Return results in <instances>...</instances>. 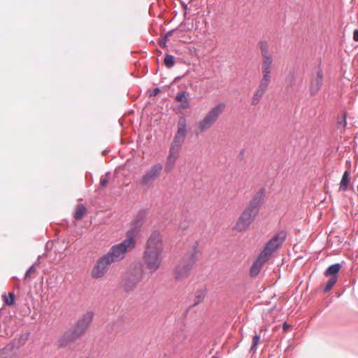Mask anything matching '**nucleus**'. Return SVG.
<instances>
[{
    "instance_id": "nucleus-47",
    "label": "nucleus",
    "mask_w": 358,
    "mask_h": 358,
    "mask_svg": "<svg viewBox=\"0 0 358 358\" xmlns=\"http://www.w3.org/2000/svg\"><path fill=\"white\" fill-rule=\"evenodd\" d=\"M14 278H15V279H16V280H18V278H17V276H15V277H14Z\"/></svg>"
},
{
    "instance_id": "nucleus-9",
    "label": "nucleus",
    "mask_w": 358,
    "mask_h": 358,
    "mask_svg": "<svg viewBox=\"0 0 358 358\" xmlns=\"http://www.w3.org/2000/svg\"><path fill=\"white\" fill-rule=\"evenodd\" d=\"M225 106L224 103H220L211 108L206 116L197 123L196 127L199 132H203L209 129L217 121Z\"/></svg>"
},
{
    "instance_id": "nucleus-49",
    "label": "nucleus",
    "mask_w": 358,
    "mask_h": 358,
    "mask_svg": "<svg viewBox=\"0 0 358 358\" xmlns=\"http://www.w3.org/2000/svg\"><path fill=\"white\" fill-rule=\"evenodd\" d=\"M86 358H89V357H86Z\"/></svg>"
},
{
    "instance_id": "nucleus-15",
    "label": "nucleus",
    "mask_w": 358,
    "mask_h": 358,
    "mask_svg": "<svg viewBox=\"0 0 358 358\" xmlns=\"http://www.w3.org/2000/svg\"><path fill=\"white\" fill-rule=\"evenodd\" d=\"M16 341L13 340L0 350V355L3 358H14L16 355Z\"/></svg>"
},
{
    "instance_id": "nucleus-16",
    "label": "nucleus",
    "mask_w": 358,
    "mask_h": 358,
    "mask_svg": "<svg viewBox=\"0 0 358 358\" xmlns=\"http://www.w3.org/2000/svg\"><path fill=\"white\" fill-rule=\"evenodd\" d=\"M179 150L174 148H170L169 155L167 157L165 169L166 171H170L174 166L176 162L178 157Z\"/></svg>"
},
{
    "instance_id": "nucleus-27",
    "label": "nucleus",
    "mask_w": 358,
    "mask_h": 358,
    "mask_svg": "<svg viewBox=\"0 0 358 358\" xmlns=\"http://www.w3.org/2000/svg\"><path fill=\"white\" fill-rule=\"evenodd\" d=\"M337 281H338V276H334V277H331V278L330 277V278L328 280L327 282L323 287V292L324 293L329 292L332 289V287L335 285V284L336 283Z\"/></svg>"
},
{
    "instance_id": "nucleus-1",
    "label": "nucleus",
    "mask_w": 358,
    "mask_h": 358,
    "mask_svg": "<svg viewBox=\"0 0 358 358\" xmlns=\"http://www.w3.org/2000/svg\"><path fill=\"white\" fill-rule=\"evenodd\" d=\"M264 199L265 189L262 187L252 196L251 200L238 218L234 229L238 231L246 230L259 214Z\"/></svg>"
},
{
    "instance_id": "nucleus-5",
    "label": "nucleus",
    "mask_w": 358,
    "mask_h": 358,
    "mask_svg": "<svg viewBox=\"0 0 358 358\" xmlns=\"http://www.w3.org/2000/svg\"><path fill=\"white\" fill-rule=\"evenodd\" d=\"M148 215V209L141 208L129 223V228L126 232L125 239L113 246H136V239L140 234Z\"/></svg>"
},
{
    "instance_id": "nucleus-10",
    "label": "nucleus",
    "mask_w": 358,
    "mask_h": 358,
    "mask_svg": "<svg viewBox=\"0 0 358 358\" xmlns=\"http://www.w3.org/2000/svg\"><path fill=\"white\" fill-rule=\"evenodd\" d=\"M187 134L186 118L180 117L177 123V131L173 137L170 148H174L180 150V148L184 143Z\"/></svg>"
},
{
    "instance_id": "nucleus-17",
    "label": "nucleus",
    "mask_w": 358,
    "mask_h": 358,
    "mask_svg": "<svg viewBox=\"0 0 358 358\" xmlns=\"http://www.w3.org/2000/svg\"><path fill=\"white\" fill-rule=\"evenodd\" d=\"M52 248H45V252L42 255H38L37 260L29 266V268L24 273V280H28L31 278V274L37 272L36 266L40 264V259L44 256H46L48 252L50 251Z\"/></svg>"
},
{
    "instance_id": "nucleus-37",
    "label": "nucleus",
    "mask_w": 358,
    "mask_h": 358,
    "mask_svg": "<svg viewBox=\"0 0 358 358\" xmlns=\"http://www.w3.org/2000/svg\"><path fill=\"white\" fill-rule=\"evenodd\" d=\"M178 30V28H176V29H171L169 31H167L164 36L168 39L169 37H171L173 33Z\"/></svg>"
},
{
    "instance_id": "nucleus-45",
    "label": "nucleus",
    "mask_w": 358,
    "mask_h": 358,
    "mask_svg": "<svg viewBox=\"0 0 358 358\" xmlns=\"http://www.w3.org/2000/svg\"><path fill=\"white\" fill-rule=\"evenodd\" d=\"M243 152H244V150H241V155H243Z\"/></svg>"
},
{
    "instance_id": "nucleus-42",
    "label": "nucleus",
    "mask_w": 358,
    "mask_h": 358,
    "mask_svg": "<svg viewBox=\"0 0 358 358\" xmlns=\"http://www.w3.org/2000/svg\"><path fill=\"white\" fill-rule=\"evenodd\" d=\"M180 227L182 230H185V229L188 227V225L181 224L180 225Z\"/></svg>"
},
{
    "instance_id": "nucleus-14",
    "label": "nucleus",
    "mask_w": 358,
    "mask_h": 358,
    "mask_svg": "<svg viewBox=\"0 0 358 358\" xmlns=\"http://www.w3.org/2000/svg\"><path fill=\"white\" fill-rule=\"evenodd\" d=\"M273 62H262V78L260 80V83L269 85L271 82V66Z\"/></svg>"
},
{
    "instance_id": "nucleus-18",
    "label": "nucleus",
    "mask_w": 358,
    "mask_h": 358,
    "mask_svg": "<svg viewBox=\"0 0 358 358\" xmlns=\"http://www.w3.org/2000/svg\"><path fill=\"white\" fill-rule=\"evenodd\" d=\"M258 45L262 57V62H273L272 56L268 52V43L266 41H260Z\"/></svg>"
},
{
    "instance_id": "nucleus-4",
    "label": "nucleus",
    "mask_w": 358,
    "mask_h": 358,
    "mask_svg": "<svg viewBox=\"0 0 358 358\" xmlns=\"http://www.w3.org/2000/svg\"><path fill=\"white\" fill-rule=\"evenodd\" d=\"M201 256L199 248H192L185 253L174 268L175 278L180 281L189 278Z\"/></svg>"
},
{
    "instance_id": "nucleus-11",
    "label": "nucleus",
    "mask_w": 358,
    "mask_h": 358,
    "mask_svg": "<svg viewBox=\"0 0 358 358\" xmlns=\"http://www.w3.org/2000/svg\"><path fill=\"white\" fill-rule=\"evenodd\" d=\"M163 170V165L161 163L154 164L139 179L138 183L143 186H148L161 175Z\"/></svg>"
},
{
    "instance_id": "nucleus-46",
    "label": "nucleus",
    "mask_w": 358,
    "mask_h": 358,
    "mask_svg": "<svg viewBox=\"0 0 358 358\" xmlns=\"http://www.w3.org/2000/svg\"><path fill=\"white\" fill-rule=\"evenodd\" d=\"M48 243H49V242H47V243H46V244H45V247H48Z\"/></svg>"
},
{
    "instance_id": "nucleus-2",
    "label": "nucleus",
    "mask_w": 358,
    "mask_h": 358,
    "mask_svg": "<svg viewBox=\"0 0 358 358\" xmlns=\"http://www.w3.org/2000/svg\"><path fill=\"white\" fill-rule=\"evenodd\" d=\"M94 316V313L90 310L84 314L72 328L66 330L59 337L58 339L59 347L66 348L84 336L92 322Z\"/></svg>"
},
{
    "instance_id": "nucleus-39",
    "label": "nucleus",
    "mask_w": 358,
    "mask_h": 358,
    "mask_svg": "<svg viewBox=\"0 0 358 358\" xmlns=\"http://www.w3.org/2000/svg\"><path fill=\"white\" fill-rule=\"evenodd\" d=\"M353 40L356 42L358 41V29H355L353 31Z\"/></svg>"
},
{
    "instance_id": "nucleus-22",
    "label": "nucleus",
    "mask_w": 358,
    "mask_h": 358,
    "mask_svg": "<svg viewBox=\"0 0 358 358\" xmlns=\"http://www.w3.org/2000/svg\"><path fill=\"white\" fill-rule=\"evenodd\" d=\"M350 181V173L348 170H346L343 173L341 180L339 185V191L345 192L348 189L349 183Z\"/></svg>"
},
{
    "instance_id": "nucleus-8",
    "label": "nucleus",
    "mask_w": 358,
    "mask_h": 358,
    "mask_svg": "<svg viewBox=\"0 0 358 358\" xmlns=\"http://www.w3.org/2000/svg\"><path fill=\"white\" fill-rule=\"evenodd\" d=\"M278 248H264L250 267V275L251 277L257 276L262 271L263 266L272 258L274 252H275Z\"/></svg>"
},
{
    "instance_id": "nucleus-30",
    "label": "nucleus",
    "mask_w": 358,
    "mask_h": 358,
    "mask_svg": "<svg viewBox=\"0 0 358 358\" xmlns=\"http://www.w3.org/2000/svg\"><path fill=\"white\" fill-rule=\"evenodd\" d=\"M29 333L27 332L22 334L17 339V345L16 344L17 350L24 344V342L29 338Z\"/></svg>"
},
{
    "instance_id": "nucleus-36",
    "label": "nucleus",
    "mask_w": 358,
    "mask_h": 358,
    "mask_svg": "<svg viewBox=\"0 0 358 358\" xmlns=\"http://www.w3.org/2000/svg\"><path fill=\"white\" fill-rule=\"evenodd\" d=\"M292 325L288 324L287 322H284L282 324V328L283 329L284 331H288L289 329H290L292 328Z\"/></svg>"
},
{
    "instance_id": "nucleus-6",
    "label": "nucleus",
    "mask_w": 358,
    "mask_h": 358,
    "mask_svg": "<svg viewBox=\"0 0 358 358\" xmlns=\"http://www.w3.org/2000/svg\"><path fill=\"white\" fill-rule=\"evenodd\" d=\"M145 276L144 266L141 262H133L121 281V287L127 293L134 290Z\"/></svg>"
},
{
    "instance_id": "nucleus-44",
    "label": "nucleus",
    "mask_w": 358,
    "mask_h": 358,
    "mask_svg": "<svg viewBox=\"0 0 358 358\" xmlns=\"http://www.w3.org/2000/svg\"><path fill=\"white\" fill-rule=\"evenodd\" d=\"M110 152L109 150H103V151L102 152V153H103V155H106V154H107L108 152Z\"/></svg>"
},
{
    "instance_id": "nucleus-34",
    "label": "nucleus",
    "mask_w": 358,
    "mask_h": 358,
    "mask_svg": "<svg viewBox=\"0 0 358 358\" xmlns=\"http://www.w3.org/2000/svg\"><path fill=\"white\" fill-rule=\"evenodd\" d=\"M338 124L345 128L347 125V117L345 115L343 117L342 119L338 121Z\"/></svg>"
},
{
    "instance_id": "nucleus-29",
    "label": "nucleus",
    "mask_w": 358,
    "mask_h": 358,
    "mask_svg": "<svg viewBox=\"0 0 358 358\" xmlns=\"http://www.w3.org/2000/svg\"><path fill=\"white\" fill-rule=\"evenodd\" d=\"M268 87V86L266 85L259 83V85L256 92H255L254 95L259 98V99H262Z\"/></svg>"
},
{
    "instance_id": "nucleus-19",
    "label": "nucleus",
    "mask_w": 358,
    "mask_h": 358,
    "mask_svg": "<svg viewBox=\"0 0 358 358\" xmlns=\"http://www.w3.org/2000/svg\"><path fill=\"white\" fill-rule=\"evenodd\" d=\"M162 243V235L160 231L156 229L154 230L147 241L146 246H158V245Z\"/></svg>"
},
{
    "instance_id": "nucleus-35",
    "label": "nucleus",
    "mask_w": 358,
    "mask_h": 358,
    "mask_svg": "<svg viewBox=\"0 0 358 358\" xmlns=\"http://www.w3.org/2000/svg\"><path fill=\"white\" fill-rule=\"evenodd\" d=\"M160 92L161 89L159 87H156L150 93V96H155L157 95Z\"/></svg>"
},
{
    "instance_id": "nucleus-21",
    "label": "nucleus",
    "mask_w": 358,
    "mask_h": 358,
    "mask_svg": "<svg viewBox=\"0 0 358 358\" xmlns=\"http://www.w3.org/2000/svg\"><path fill=\"white\" fill-rule=\"evenodd\" d=\"M342 265L340 263H335L329 265L324 272V275L326 277H334L337 276L339 273Z\"/></svg>"
},
{
    "instance_id": "nucleus-41",
    "label": "nucleus",
    "mask_w": 358,
    "mask_h": 358,
    "mask_svg": "<svg viewBox=\"0 0 358 358\" xmlns=\"http://www.w3.org/2000/svg\"><path fill=\"white\" fill-rule=\"evenodd\" d=\"M181 4H182V8L185 10H187L188 9V6H187V4L185 3V2L183 1H181Z\"/></svg>"
},
{
    "instance_id": "nucleus-23",
    "label": "nucleus",
    "mask_w": 358,
    "mask_h": 358,
    "mask_svg": "<svg viewBox=\"0 0 358 358\" xmlns=\"http://www.w3.org/2000/svg\"><path fill=\"white\" fill-rule=\"evenodd\" d=\"M87 212V208L83 203H79L76 206L73 217L76 220H81Z\"/></svg>"
},
{
    "instance_id": "nucleus-32",
    "label": "nucleus",
    "mask_w": 358,
    "mask_h": 358,
    "mask_svg": "<svg viewBox=\"0 0 358 358\" xmlns=\"http://www.w3.org/2000/svg\"><path fill=\"white\" fill-rule=\"evenodd\" d=\"M260 338H261V336L259 334H255L252 337V344H254V345H258V344L260 341Z\"/></svg>"
},
{
    "instance_id": "nucleus-13",
    "label": "nucleus",
    "mask_w": 358,
    "mask_h": 358,
    "mask_svg": "<svg viewBox=\"0 0 358 358\" xmlns=\"http://www.w3.org/2000/svg\"><path fill=\"white\" fill-rule=\"evenodd\" d=\"M287 237V232L280 230L274 234L264 246H282Z\"/></svg>"
},
{
    "instance_id": "nucleus-33",
    "label": "nucleus",
    "mask_w": 358,
    "mask_h": 358,
    "mask_svg": "<svg viewBox=\"0 0 358 358\" xmlns=\"http://www.w3.org/2000/svg\"><path fill=\"white\" fill-rule=\"evenodd\" d=\"M167 40L168 39L164 36L162 38H160L159 40V45L163 48H167V45H166Z\"/></svg>"
},
{
    "instance_id": "nucleus-26",
    "label": "nucleus",
    "mask_w": 358,
    "mask_h": 358,
    "mask_svg": "<svg viewBox=\"0 0 358 358\" xmlns=\"http://www.w3.org/2000/svg\"><path fill=\"white\" fill-rule=\"evenodd\" d=\"M164 64L167 69H171L176 64L175 57L169 53H166L164 55Z\"/></svg>"
},
{
    "instance_id": "nucleus-48",
    "label": "nucleus",
    "mask_w": 358,
    "mask_h": 358,
    "mask_svg": "<svg viewBox=\"0 0 358 358\" xmlns=\"http://www.w3.org/2000/svg\"><path fill=\"white\" fill-rule=\"evenodd\" d=\"M1 358H3V357H1Z\"/></svg>"
},
{
    "instance_id": "nucleus-20",
    "label": "nucleus",
    "mask_w": 358,
    "mask_h": 358,
    "mask_svg": "<svg viewBox=\"0 0 358 358\" xmlns=\"http://www.w3.org/2000/svg\"><path fill=\"white\" fill-rule=\"evenodd\" d=\"M175 99L180 102V108H189L190 107L189 99L187 97L185 91H179L176 94Z\"/></svg>"
},
{
    "instance_id": "nucleus-31",
    "label": "nucleus",
    "mask_w": 358,
    "mask_h": 358,
    "mask_svg": "<svg viewBox=\"0 0 358 358\" xmlns=\"http://www.w3.org/2000/svg\"><path fill=\"white\" fill-rule=\"evenodd\" d=\"M108 182H109V178H107V177H104L103 176H102L101 177V179H100V186L102 187V188H105L107 187L108 184Z\"/></svg>"
},
{
    "instance_id": "nucleus-43",
    "label": "nucleus",
    "mask_w": 358,
    "mask_h": 358,
    "mask_svg": "<svg viewBox=\"0 0 358 358\" xmlns=\"http://www.w3.org/2000/svg\"><path fill=\"white\" fill-rule=\"evenodd\" d=\"M110 171H107V172L106 173L105 176H104V177H107V178H108V177L110 176Z\"/></svg>"
},
{
    "instance_id": "nucleus-40",
    "label": "nucleus",
    "mask_w": 358,
    "mask_h": 358,
    "mask_svg": "<svg viewBox=\"0 0 358 358\" xmlns=\"http://www.w3.org/2000/svg\"><path fill=\"white\" fill-rule=\"evenodd\" d=\"M257 345L252 344L250 348V352H255L257 350Z\"/></svg>"
},
{
    "instance_id": "nucleus-38",
    "label": "nucleus",
    "mask_w": 358,
    "mask_h": 358,
    "mask_svg": "<svg viewBox=\"0 0 358 358\" xmlns=\"http://www.w3.org/2000/svg\"><path fill=\"white\" fill-rule=\"evenodd\" d=\"M260 100L261 99H259V98H257V96L253 95V97H252V101H251V104L253 106H256L259 102Z\"/></svg>"
},
{
    "instance_id": "nucleus-7",
    "label": "nucleus",
    "mask_w": 358,
    "mask_h": 358,
    "mask_svg": "<svg viewBox=\"0 0 358 358\" xmlns=\"http://www.w3.org/2000/svg\"><path fill=\"white\" fill-rule=\"evenodd\" d=\"M163 248H146L143 252V262L151 273H155L162 262Z\"/></svg>"
},
{
    "instance_id": "nucleus-3",
    "label": "nucleus",
    "mask_w": 358,
    "mask_h": 358,
    "mask_svg": "<svg viewBox=\"0 0 358 358\" xmlns=\"http://www.w3.org/2000/svg\"><path fill=\"white\" fill-rule=\"evenodd\" d=\"M132 248H111L109 252L101 257L96 262L92 270L91 275L93 278L97 279L103 277L109 265L123 259L126 254Z\"/></svg>"
},
{
    "instance_id": "nucleus-12",
    "label": "nucleus",
    "mask_w": 358,
    "mask_h": 358,
    "mask_svg": "<svg viewBox=\"0 0 358 358\" xmlns=\"http://www.w3.org/2000/svg\"><path fill=\"white\" fill-rule=\"evenodd\" d=\"M324 74L321 69V62L317 66L316 76L310 80V94L313 96H315L320 90L323 85Z\"/></svg>"
},
{
    "instance_id": "nucleus-28",
    "label": "nucleus",
    "mask_w": 358,
    "mask_h": 358,
    "mask_svg": "<svg viewBox=\"0 0 358 358\" xmlns=\"http://www.w3.org/2000/svg\"><path fill=\"white\" fill-rule=\"evenodd\" d=\"M296 82V76L294 71H290L285 78V83L287 87H292Z\"/></svg>"
},
{
    "instance_id": "nucleus-24",
    "label": "nucleus",
    "mask_w": 358,
    "mask_h": 358,
    "mask_svg": "<svg viewBox=\"0 0 358 358\" xmlns=\"http://www.w3.org/2000/svg\"><path fill=\"white\" fill-rule=\"evenodd\" d=\"M3 301L5 305L8 306H13L15 304L16 296L14 292H9L8 295L3 294L2 295Z\"/></svg>"
},
{
    "instance_id": "nucleus-25",
    "label": "nucleus",
    "mask_w": 358,
    "mask_h": 358,
    "mask_svg": "<svg viewBox=\"0 0 358 358\" xmlns=\"http://www.w3.org/2000/svg\"><path fill=\"white\" fill-rule=\"evenodd\" d=\"M206 290L204 289H201L196 291L194 296V301L192 303V306H196L199 304L201 301H203L206 296Z\"/></svg>"
}]
</instances>
